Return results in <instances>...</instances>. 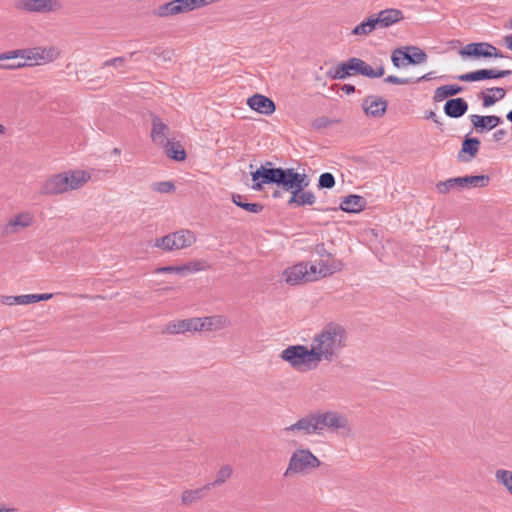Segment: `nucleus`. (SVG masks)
I'll return each mask as SVG.
<instances>
[{"instance_id": "f257e3e1", "label": "nucleus", "mask_w": 512, "mask_h": 512, "mask_svg": "<svg viewBox=\"0 0 512 512\" xmlns=\"http://www.w3.org/2000/svg\"><path fill=\"white\" fill-rule=\"evenodd\" d=\"M325 431L340 433L344 437L353 436V429L348 418L333 410L309 413L295 423L283 429V433L301 435H322Z\"/></svg>"}, {"instance_id": "f03ea898", "label": "nucleus", "mask_w": 512, "mask_h": 512, "mask_svg": "<svg viewBox=\"0 0 512 512\" xmlns=\"http://www.w3.org/2000/svg\"><path fill=\"white\" fill-rule=\"evenodd\" d=\"M348 333L346 329L336 322L326 324L312 340V346L316 351L319 362L328 363L339 357L347 346Z\"/></svg>"}, {"instance_id": "7ed1b4c3", "label": "nucleus", "mask_w": 512, "mask_h": 512, "mask_svg": "<svg viewBox=\"0 0 512 512\" xmlns=\"http://www.w3.org/2000/svg\"><path fill=\"white\" fill-rule=\"evenodd\" d=\"M58 54L54 47L12 50L0 54V68L14 70L25 66L40 65L54 61Z\"/></svg>"}, {"instance_id": "20e7f679", "label": "nucleus", "mask_w": 512, "mask_h": 512, "mask_svg": "<svg viewBox=\"0 0 512 512\" xmlns=\"http://www.w3.org/2000/svg\"><path fill=\"white\" fill-rule=\"evenodd\" d=\"M296 171L293 168L273 167L272 162H265L251 172L252 189L261 191L264 185H276L286 190Z\"/></svg>"}, {"instance_id": "39448f33", "label": "nucleus", "mask_w": 512, "mask_h": 512, "mask_svg": "<svg viewBox=\"0 0 512 512\" xmlns=\"http://www.w3.org/2000/svg\"><path fill=\"white\" fill-rule=\"evenodd\" d=\"M280 357L297 371H310L316 369L320 362L313 346L309 349L305 345H290L283 349Z\"/></svg>"}, {"instance_id": "423d86ee", "label": "nucleus", "mask_w": 512, "mask_h": 512, "mask_svg": "<svg viewBox=\"0 0 512 512\" xmlns=\"http://www.w3.org/2000/svg\"><path fill=\"white\" fill-rule=\"evenodd\" d=\"M321 464L320 459L310 449L298 448L292 452L283 477L292 478L296 475L306 474L310 470L319 468Z\"/></svg>"}, {"instance_id": "0eeeda50", "label": "nucleus", "mask_w": 512, "mask_h": 512, "mask_svg": "<svg viewBox=\"0 0 512 512\" xmlns=\"http://www.w3.org/2000/svg\"><path fill=\"white\" fill-rule=\"evenodd\" d=\"M309 184L310 179L308 176L305 173H299L296 171L285 190L291 194L287 202L288 206L300 207L313 205L316 202L314 193L310 190H306Z\"/></svg>"}, {"instance_id": "6e6552de", "label": "nucleus", "mask_w": 512, "mask_h": 512, "mask_svg": "<svg viewBox=\"0 0 512 512\" xmlns=\"http://www.w3.org/2000/svg\"><path fill=\"white\" fill-rule=\"evenodd\" d=\"M490 177L488 175H471L449 178L440 181L435 188L439 194H447L451 190H462L466 188H483L489 184Z\"/></svg>"}, {"instance_id": "1a4fd4ad", "label": "nucleus", "mask_w": 512, "mask_h": 512, "mask_svg": "<svg viewBox=\"0 0 512 512\" xmlns=\"http://www.w3.org/2000/svg\"><path fill=\"white\" fill-rule=\"evenodd\" d=\"M428 55L418 46H401L395 48L391 54V61L396 68L406 65H419L426 63Z\"/></svg>"}, {"instance_id": "9d476101", "label": "nucleus", "mask_w": 512, "mask_h": 512, "mask_svg": "<svg viewBox=\"0 0 512 512\" xmlns=\"http://www.w3.org/2000/svg\"><path fill=\"white\" fill-rule=\"evenodd\" d=\"M366 62L360 58L352 57L337 64L327 71L330 79L344 80L353 75L365 76Z\"/></svg>"}, {"instance_id": "9b49d317", "label": "nucleus", "mask_w": 512, "mask_h": 512, "mask_svg": "<svg viewBox=\"0 0 512 512\" xmlns=\"http://www.w3.org/2000/svg\"><path fill=\"white\" fill-rule=\"evenodd\" d=\"M462 58H509L504 55L498 48L488 42L469 43L459 50Z\"/></svg>"}, {"instance_id": "f8f14e48", "label": "nucleus", "mask_w": 512, "mask_h": 512, "mask_svg": "<svg viewBox=\"0 0 512 512\" xmlns=\"http://www.w3.org/2000/svg\"><path fill=\"white\" fill-rule=\"evenodd\" d=\"M16 10L25 13H52L62 8L59 0H16L14 2Z\"/></svg>"}, {"instance_id": "ddd939ff", "label": "nucleus", "mask_w": 512, "mask_h": 512, "mask_svg": "<svg viewBox=\"0 0 512 512\" xmlns=\"http://www.w3.org/2000/svg\"><path fill=\"white\" fill-rule=\"evenodd\" d=\"M314 251L321 258L318 261V273L321 277H326L342 270L343 263L340 260H336L333 255L326 250L324 243L317 244Z\"/></svg>"}, {"instance_id": "4468645a", "label": "nucleus", "mask_w": 512, "mask_h": 512, "mask_svg": "<svg viewBox=\"0 0 512 512\" xmlns=\"http://www.w3.org/2000/svg\"><path fill=\"white\" fill-rule=\"evenodd\" d=\"M512 75V70L479 69L456 76L459 81L475 82L490 79H500Z\"/></svg>"}, {"instance_id": "2eb2a0df", "label": "nucleus", "mask_w": 512, "mask_h": 512, "mask_svg": "<svg viewBox=\"0 0 512 512\" xmlns=\"http://www.w3.org/2000/svg\"><path fill=\"white\" fill-rule=\"evenodd\" d=\"M65 192H67V176L63 173L49 177L38 190V194L42 196H53Z\"/></svg>"}, {"instance_id": "dca6fc26", "label": "nucleus", "mask_w": 512, "mask_h": 512, "mask_svg": "<svg viewBox=\"0 0 512 512\" xmlns=\"http://www.w3.org/2000/svg\"><path fill=\"white\" fill-rule=\"evenodd\" d=\"M33 223V217L28 212H22L11 219L9 221L2 225L0 227V235L2 237H7L13 234L18 233L20 230L27 228L31 226Z\"/></svg>"}, {"instance_id": "f3484780", "label": "nucleus", "mask_w": 512, "mask_h": 512, "mask_svg": "<svg viewBox=\"0 0 512 512\" xmlns=\"http://www.w3.org/2000/svg\"><path fill=\"white\" fill-rule=\"evenodd\" d=\"M387 101L380 96L369 95L364 98L362 108L366 115L370 117H381L387 110Z\"/></svg>"}, {"instance_id": "a211bd4d", "label": "nucleus", "mask_w": 512, "mask_h": 512, "mask_svg": "<svg viewBox=\"0 0 512 512\" xmlns=\"http://www.w3.org/2000/svg\"><path fill=\"white\" fill-rule=\"evenodd\" d=\"M247 105L252 110L263 115H271L276 110V105L272 99L258 93L247 99Z\"/></svg>"}, {"instance_id": "6ab92c4d", "label": "nucleus", "mask_w": 512, "mask_h": 512, "mask_svg": "<svg viewBox=\"0 0 512 512\" xmlns=\"http://www.w3.org/2000/svg\"><path fill=\"white\" fill-rule=\"evenodd\" d=\"M470 122L478 133H483L485 131H490L500 125L503 121L502 118L496 115H476L472 114L469 116Z\"/></svg>"}, {"instance_id": "aec40b11", "label": "nucleus", "mask_w": 512, "mask_h": 512, "mask_svg": "<svg viewBox=\"0 0 512 512\" xmlns=\"http://www.w3.org/2000/svg\"><path fill=\"white\" fill-rule=\"evenodd\" d=\"M373 15L377 28H388L404 19L403 12L395 8L384 9Z\"/></svg>"}, {"instance_id": "412c9836", "label": "nucleus", "mask_w": 512, "mask_h": 512, "mask_svg": "<svg viewBox=\"0 0 512 512\" xmlns=\"http://www.w3.org/2000/svg\"><path fill=\"white\" fill-rule=\"evenodd\" d=\"M285 281L290 285H297L301 282H308V263H298L284 270Z\"/></svg>"}, {"instance_id": "4be33fe9", "label": "nucleus", "mask_w": 512, "mask_h": 512, "mask_svg": "<svg viewBox=\"0 0 512 512\" xmlns=\"http://www.w3.org/2000/svg\"><path fill=\"white\" fill-rule=\"evenodd\" d=\"M480 144L481 142L478 138L466 135L462 141V147L457 156L458 161H471L477 155L480 148Z\"/></svg>"}, {"instance_id": "5701e85b", "label": "nucleus", "mask_w": 512, "mask_h": 512, "mask_svg": "<svg viewBox=\"0 0 512 512\" xmlns=\"http://www.w3.org/2000/svg\"><path fill=\"white\" fill-rule=\"evenodd\" d=\"M468 108V103L464 98H451L444 105V113L450 118H460L468 111Z\"/></svg>"}, {"instance_id": "b1692460", "label": "nucleus", "mask_w": 512, "mask_h": 512, "mask_svg": "<svg viewBox=\"0 0 512 512\" xmlns=\"http://www.w3.org/2000/svg\"><path fill=\"white\" fill-rule=\"evenodd\" d=\"M367 200L357 194H351L343 198L340 203V209L347 213H359L365 209Z\"/></svg>"}, {"instance_id": "393cba45", "label": "nucleus", "mask_w": 512, "mask_h": 512, "mask_svg": "<svg viewBox=\"0 0 512 512\" xmlns=\"http://www.w3.org/2000/svg\"><path fill=\"white\" fill-rule=\"evenodd\" d=\"M168 131V126L163 123L158 116H153L151 131V138L153 142H155L157 145L164 144L165 141L169 140L167 138Z\"/></svg>"}, {"instance_id": "a878e982", "label": "nucleus", "mask_w": 512, "mask_h": 512, "mask_svg": "<svg viewBox=\"0 0 512 512\" xmlns=\"http://www.w3.org/2000/svg\"><path fill=\"white\" fill-rule=\"evenodd\" d=\"M165 154L174 161L181 162L187 157L186 151L180 142L167 140L161 145Z\"/></svg>"}, {"instance_id": "bb28decb", "label": "nucleus", "mask_w": 512, "mask_h": 512, "mask_svg": "<svg viewBox=\"0 0 512 512\" xmlns=\"http://www.w3.org/2000/svg\"><path fill=\"white\" fill-rule=\"evenodd\" d=\"M193 318L171 321L166 325L165 332L169 334H183L194 332Z\"/></svg>"}, {"instance_id": "cd10ccee", "label": "nucleus", "mask_w": 512, "mask_h": 512, "mask_svg": "<svg viewBox=\"0 0 512 512\" xmlns=\"http://www.w3.org/2000/svg\"><path fill=\"white\" fill-rule=\"evenodd\" d=\"M209 490L210 485L207 484L197 489L185 490L181 495V503L185 506L196 503L197 501L203 499Z\"/></svg>"}, {"instance_id": "c85d7f7f", "label": "nucleus", "mask_w": 512, "mask_h": 512, "mask_svg": "<svg viewBox=\"0 0 512 512\" xmlns=\"http://www.w3.org/2000/svg\"><path fill=\"white\" fill-rule=\"evenodd\" d=\"M172 236V238L175 240V250L190 247L196 241L195 235L191 231L185 229L173 232Z\"/></svg>"}, {"instance_id": "c756f323", "label": "nucleus", "mask_w": 512, "mask_h": 512, "mask_svg": "<svg viewBox=\"0 0 512 512\" xmlns=\"http://www.w3.org/2000/svg\"><path fill=\"white\" fill-rule=\"evenodd\" d=\"M464 87L457 84L443 85L438 87L433 95L434 102H441L448 97L455 96L463 92Z\"/></svg>"}, {"instance_id": "7c9ffc66", "label": "nucleus", "mask_w": 512, "mask_h": 512, "mask_svg": "<svg viewBox=\"0 0 512 512\" xmlns=\"http://www.w3.org/2000/svg\"><path fill=\"white\" fill-rule=\"evenodd\" d=\"M67 176V191L74 190L84 185L90 178V176L84 171H69L63 173Z\"/></svg>"}, {"instance_id": "2f4dec72", "label": "nucleus", "mask_w": 512, "mask_h": 512, "mask_svg": "<svg viewBox=\"0 0 512 512\" xmlns=\"http://www.w3.org/2000/svg\"><path fill=\"white\" fill-rule=\"evenodd\" d=\"M232 202L236 206H238V207H240V208H242V209H244V210H246V211H248L250 213H254V214L261 213L263 211V209H264L263 204H261V203H250V202L247 201V197L246 196L240 195V194H235V193L232 194Z\"/></svg>"}, {"instance_id": "473e14b6", "label": "nucleus", "mask_w": 512, "mask_h": 512, "mask_svg": "<svg viewBox=\"0 0 512 512\" xmlns=\"http://www.w3.org/2000/svg\"><path fill=\"white\" fill-rule=\"evenodd\" d=\"M374 29H377V25L375 22L374 15H371L366 20L362 21L360 24L355 26L354 29L351 31V34L357 36H367Z\"/></svg>"}, {"instance_id": "72a5a7b5", "label": "nucleus", "mask_w": 512, "mask_h": 512, "mask_svg": "<svg viewBox=\"0 0 512 512\" xmlns=\"http://www.w3.org/2000/svg\"><path fill=\"white\" fill-rule=\"evenodd\" d=\"M219 319L217 317H203L193 318V325L196 326L194 329V332L196 331H203V330H211L213 327H215V323L218 322Z\"/></svg>"}, {"instance_id": "f704fd0d", "label": "nucleus", "mask_w": 512, "mask_h": 512, "mask_svg": "<svg viewBox=\"0 0 512 512\" xmlns=\"http://www.w3.org/2000/svg\"><path fill=\"white\" fill-rule=\"evenodd\" d=\"M232 473H233L232 467L230 465H224L217 472L215 480L212 483H208L207 485H210V489L212 487L220 486L231 477Z\"/></svg>"}, {"instance_id": "c9c22d12", "label": "nucleus", "mask_w": 512, "mask_h": 512, "mask_svg": "<svg viewBox=\"0 0 512 512\" xmlns=\"http://www.w3.org/2000/svg\"><path fill=\"white\" fill-rule=\"evenodd\" d=\"M495 478L512 495V471L499 469L495 473Z\"/></svg>"}, {"instance_id": "e433bc0d", "label": "nucleus", "mask_w": 512, "mask_h": 512, "mask_svg": "<svg viewBox=\"0 0 512 512\" xmlns=\"http://www.w3.org/2000/svg\"><path fill=\"white\" fill-rule=\"evenodd\" d=\"M172 233L165 235L164 237L156 239L154 246L164 251H173L175 240L172 238Z\"/></svg>"}, {"instance_id": "4c0bfd02", "label": "nucleus", "mask_w": 512, "mask_h": 512, "mask_svg": "<svg viewBox=\"0 0 512 512\" xmlns=\"http://www.w3.org/2000/svg\"><path fill=\"white\" fill-rule=\"evenodd\" d=\"M339 119H330L326 116L318 117L313 120L312 127L316 130L325 129L333 124H338Z\"/></svg>"}, {"instance_id": "58836bf2", "label": "nucleus", "mask_w": 512, "mask_h": 512, "mask_svg": "<svg viewBox=\"0 0 512 512\" xmlns=\"http://www.w3.org/2000/svg\"><path fill=\"white\" fill-rule=\"evenodd\" d=\"M335 186V178L333 174L329 172L322 173L318 179L319 189H331Z\"/></svg>"}, {"instance_id": "ea45409f", "label": "nucleus", "mask_w": 512, "mask_h": 512, "mask_svg": "<svg viewBox=\"0 0 512 512\" xmlns=\"http://www.w3.org/2000/svg\"><path fill=\"white\" fill-rule=\"evenodd\" d=\"M172 12H173V10H172L171 1H169L163 5H160L156 9H154L152 13H153V15H155L157 17L166 18L169 16H173Z\"/></svg>"}, {"instance_id": "a19ab883", "label": "nucleus", "mask_w": 512, "mask_h": 512, "mask_svg": "<svg viewBox=\"0 0 512 512\" xmlns=\"http://www.w3.org/2000/svg\"><path fill=\"white\" fill-rule=\"evenodd\" d=\"M153 189L159 193H172L176 186L172 181H161L154 184Z\"/></svg>"}, {"instance_id": "79ce46f5", "label": "nucleus", "mask_w": 512, "mask_h": 512, "mask_svg": "<svg viewBox=\"0 0 512 512\" xmlns=\"http://www.w3.org/2000/svg\"><path fill=\"white\" fill-rule=\"evenodd\" d=\"M185 270H187V268H185L184 265H181V266H162V267L157 268L155 271H156V273H160V274L177 273L182 276H185Z\"/></svg>"}, {"instance_id": "37998d69", "label": "nucleus", "mask_w": 512, "mask_h": 512, "mask_svg": "<svg viewBox=\"0 0 512 512\" xmlns=\"http://www.w3.org/2000/svg\"><path fill=\"white\" fill-rule=\"evenodd\" d=\"M385 73V68L383 65H380L376 69H373L369 64L366 63V69H365V77L367 78H379L382 77Z\"/></svg>"}, {"instance_id": "c03bdc74", "label": "nucleus", "mask_w": 512, "mask_h": 512, "mask_svg": "<svg viewBox=\"0 0 512 512\" xmlns=\"http://www.w3.org/2000/svg\"><path fill=\"white\" fill-rule=\"evenodd\" d=\"M179 7L181 8L183 13L193 11L195 9H198V2L197 0H177Z\"/></svg>"}, {"instance_id": "a18cd8bd", "label": "nucleus", "mask_w": 512, "mask_h": 512, "mask_svg": "<svg viewBox=\"0 0 512 512\" xmlns=\"http://www.w3.org/2000/svg\"><path fill=\"white\" fill-rule=\"evenodd\" d=\"M478 98H479V99H482V105H483V107H485V108L491 107V106H493L497 101H499V100L496 98V95L486 94L485 92H480V93L478 94Z\"/></svg>"}, {"instance_id": "49530a36", "label": "nucleus", "mask_w": 512, "mask_h": 512, "mask_svg": "<svg viewBox=\"0 0 512 512\" xmlns=\"http://www.w3.org/2000/svg\"><path fill=\"white\" fill-rule=\"evenodd\" d=\"M384 82L396 85H407L413 82V78H399L395 75H389L384 79Z\"/></svg>"}, {"instance_id": "de8ad7c7", "label": "nucleus", "mask_w": 512, "mask_h": 512, "mask_svg": "<svg viewBox=\"0 0 512 512\" xmlns=\"http://www.w3.org/2000/svg\"><path fill=\"white\" fill-rule=\"evenodd\" d=\"M203 264L204 262L200 260L191 261L189 263L184 264V267L187 268V270H185V276L191 272H199L204 270Z\"/></svg>"}, {"instance_id": "09e8293b", "label": "nucleus", "mask_w": 512, "mask_h": 512, "mask_svg": "<svg viewBox=\"0 0 512 512\" xmlns=\"http://www.w3.org/2000/svg\"><path fill=\"white\" fill-rule=\"evenodd\" d=\"M126 62V58L125 57H115V58H112V59H109V60H106L105 62L102 63V68L104 67H114V68H120L124 65V63Z\"/></svg>"}, {"instance_id": "8fccbe9b", "label": "nucleus", "mask_w": 512, "mask_h": 512, "mask_svg": "<svg viewBox=\"0 0 512 512\" xmlns=\"http://www.w3.org/2000/svg\"><path fill=\"white\" fill-rule=\"evenodd\" d=\"M0 303L8 306L20 305V296L0 295Z\"/></svg>"}, {"instance_id": "3c124183", "label": "nucleus", "mask_w": 512, "mask_h": 512, "mask_svg": "<svg viewBox=\"0 0 512 512\" xmlns=\"http://www.w3.org/2000/svg\"><path fill=\"white\" fill-rule=\"evenodd\" d=\"M318 271H319L318 262L316 264L308 265V276H309V279H307V281H314V280H317L318 277H321L319 275Z\"/></svg>"}, {"instance_id": "603ef678", "label": "nucleus", "mask_w": 512, "mask_h": 512, "mask_svg": "<svg viewBox=\"0 0 512 512\" xmlns=\"http://www.w3.org/2000/svg\"><path fill=\"white\" fill-rule=\"evenodd\" d=\"M19 296H20V305H27V304L38 302L37 294H27V295H19Z\"/></svg>"}, {"instance_id": "864d4df0", "label": "nucleus", "mask_w": 512, "mask_h": 512, "mask_svg": "<svg viewBox=\"0 0 512 512\" xmlns=\"http://www.w3.org/2000/svg\"><path fill=\"white\" fill-rule=\"evenodd\" d=\"M488 91L494 92L495 93L494 95H496V98L498 100L503 99L506 95V90L502 87H492V88H489Z\"/></svg>"}, {"instance_id": "5fc2aeb1", "label": "nucleus", "mask_w": 512, "mask_h": 512, "mask_svg": "<svg viewBox=\"0 0 512 512\" xmlns=\"http://www.w3.org/2000/svg\"><path fill=\"white\" fill-rule=\"evenodd\" d=\"M507 136V131L505 129H499L493 133V140L499 142L503 140Z\"/></svg>"}, {"instance_id": "6e6d98bb", "label": "nucleus", "mask_w": 512, "mask_h": 512, "mask_svg": "<svg viewBox=\"0 0 512 512\" xmlns=\"http://www.w3.org/2000/svg\"><path fill=\"white\" fill-rule=\"evenodd\" d=\"M433 74H434L433 72H428L419 78L413 79L412 83H420L422 81L434 79L435 77L433 76Z\"/></svg>"}, {"instance_id": "4d7b16f0", "label": "nucleus", "mask_w": 512, "mask_h": 512, "mask_svg": "<svg viewBox=\"0 0 512 512\" xmlns=\"http://www.w3.org/2000/svg\"><path fill=\"white\" fill-rule=\"evenodd\" d=\"M341 89L347 95H350L355 92V86L352 84H344Z\"/></svg>"}, {"instance_id": "13d9d810", "label": "nucleus", "mask_w": 512, "mask_h": 512, "mask_svg": "<svg viewBox=\"0 0 512 512\" xmlns=\"http://www.w3.org/2000/svg\"><path fill=\"white\" fill-rule=\"evenodd\" d=\"M171 5H172V10H173V15H177V14H182V10L181 8L179 7V4H178V1L177 0H172L171 1Z\"/></svg>"}, {"instance_id": "bf43d9fd", "label": "nucleus", "mask_w": 512, "mask_h": 512, "mask_svg": "<svg viewBox=\"0 0 512 512\" xmlns=\"http://www.w3.org/2000/svg\"><path fill=\"white\" fill-rule=\"evenodd\" d=\"M37 297H38V302L47 301L53 297V294L52 293L37 294Z\"/></svg>"}, {"instance_id": "052dcab7", "label": "nucleus", "mask_w": 512, "mask_h": 512, "mask_svg": "<svg viewBox=\"0 0 512 512\" xmlns=\"http://www.w3.org/2000/svg\"><path fill=\"white\" fill-rule=\"evenodd\" d=\"M506 47L512 51V35L505 36L504 38Z\"/></svg>"}, {"instance_id": "680f3d73", "label": "nucleus", "mask_w": 512, "mask_h": 512, "mask_svg": "<svg viewBox=\"0 0 512 512\" xmlns=\"http://www.w3.org/2000/svg\"><path fill=\"white\" fill-rule=\"evenodd\" d=\"M436 117H437V115H436V113H435V112H433V111H429V112H427V114H426V118H427V119H432V120H434Z\"/></svg>"}, {"instance_id": "e2e57ef3", "label": "nucleus", "mask_w": 512, "mask_h": 512, "mask_svg": "<svg viewBox=\"0 0 512 512\" xmlns=\"http://www.w3.org/2000/svg\"><path fill=\"white\" fill-rule=\"evenodd\" d=\"M506 119L512 123V109L506 114Z\"/></svg>"}, {"instance_id": "0e129e2a", "label": "nucleus", "mask_w": 512, "mask_h": 512, "mask_svg": "<svg viewBox=\"0 0 512 512\" xmlns=\"http://www.w3.org/2000/svg\"><path fill=\"white\" fill-rule=\"evenodd\" d=\"M13 62H14V63H17L18 61H16V59H13V60H3V61H1V63H3V64H9V63H13Z\"/></svg>"}, {"instance_id": "69168bd1", "label": "nucleus", "mask_w": 512, "mask_h": 512, "mask_svg": "<svg viewBox=\"0 0 512 512\" xmlns=\"http://www.w3.org/2000/svg\"><path fill=\"white\" fill-rule=\"evenodd\" d=\"M279 196H280V191H275V192L273 193V197H274V198H277V197H279Z\"/></svg>"}, {"instance_id": "338daca9", "label": "nucleus", "mask_w": 512, "mask_h": 512, "mask_svg": "<svg viewBox=\"0 0 512 512\" xmlns=\"http://www.w3.org/2000/svg\"><path fill=\"white\" fill-rule=\"evenodd\" d=\"M4 131H5V127L2 124H0V134L4 133Z\"/></svg>"}, {"instance_id": "774afa93", "label": "nucleus", "mask_w": 512, "mask_h": 512, "mask_svg": "<svg viewBox=\"0 0 512 512\" xmlns=\"http://www.w3.org/2000/svg\"><path fill=\"white\" fill-rule=\"evenodd\" d=\"M509 27H510V29H512V18L509 21Z\"/></svg>"}]
</instances>
